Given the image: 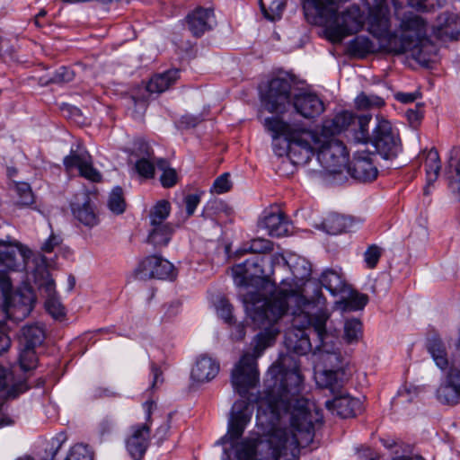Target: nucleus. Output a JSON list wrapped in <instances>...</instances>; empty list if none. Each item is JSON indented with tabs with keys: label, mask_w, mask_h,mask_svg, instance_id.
Here are the masks:
<instances>
[{
	"label": "nucleus",
	"mask_w": 460,
	"mask_h": 460,
	"mask_svg": "<svg viewBox=\"0 0 460 460\" xmlns=\"http://www.w3.org/2000/svg\"><path fill=\"white\" fill-rule=\"evenodd\" d=\"M304 388L296 361L290 356L281 357L267 373L263 397L251 395L248 401L234 403L227 434L221 442L232 443L243 436L256 402L257 419L271 426L267 440L261 444L258 460H298L300 447L313 440L314 424L323 418L314 402L302 395Z\"/></svg>",
	"instance_id": "f257e3e1"
},
{
	"label": "nucleus",
	"mask_w": 460,
	"mask_h": 460,
	"mask_svg": "<svg viewBox=\"0 0 460 460\" xmlns=\"http://www.w3.org/2000/svg\"><path fill=\"white\" fill-rule=\"evenodd\" d=\"M243 304L252 324L261 332L254 338L253 353H244L231 373L232 386L242 398L248 399L252 395L249 391L259 384L257 358L273 344L280 332L279 321L289 309L291 328L285 334L288 350L298 355L320 353L321 360L332 366L341 359V351L332 341L334 336L326 329L330 313L319 289L312 300L297 292L279 291L270 301L256 293H245Z\"/></svg>",
	"instance_id": "f03ea898"
},
{
	"label": "nucleus",
	"mask_w": 460,
	"mask_h": 460,
	"mask_svg": "<svg viewBox=\"0 0 460 460\" xmlns=\"http://www.w3.org/2000/svg\"><path fill=\"white\" fill-rule=\"evenodd\" d=\"M351 112L342 111L324 119L320 132L290 125L278 117L264 119L265 128L273 138V151L278 156L287 155L296 165L306 164L316 155L317 161L330 173H338L347 165L349 152L337 136L354 121Z\"/></svg>",
	"instance_id": "7ed1b4c3"
},
{
	"label": "nucleus",
	"mask_w": 460,
	"mask_h": 460,
	"mask_svg": "<svg viewBox=\"0 0 460 460\" xmlns=\"http://www.w3.org/2000/svg\"><path fill=\"white\" fill-rule=\"evenodd\" d=\"M291 84L285 78H273L268 90L261 95L264 108L271 113H284L292 103L296 111L305 119L320 116L325 110L321 98L313 93L300 92L290 96Z\"/></svg>",
	"instance_id": "20e7f679"
},
{
	"label": "nucleus",
	"mask_w": 460,
	"mask_h": 460,
	"mask_svg": "<svg viewBox=\"0 0 460 460\" xmlns=\"http://www.w3.org/2000/svg\"><path fill=\"white\" fill-rule=\"evenodd\" d=\"M377 123L373 129L371 144L375 151L385 160H394L402 152L398 131L390 121L376 117Z\"/></svg>",
	"instance_id": "39448f33"
},
{
	"label": "nucleus",
	"mask_w": 460,
	"mask_h": 460,
	"mask_svg": "<svg viewBox=\"0 0 460 460\" xmlns=\"http://www.w3.org/2000/svg\"><path fill=\"white\" fill-rule=\"evenodd\" d=\"M436 397L439 402L447 405H455L460 402V340L456 344L450 367L444 372Z\"/></svg>",
	"instance_id": "423d86ee"
},
{
	"label": "nucleus",
	"mask_w": 460,
	"mask_h": 460,
	"mask_svg": "<svg viewBox=\"0 0 460 460\" xmlns=\"http://www.w3.org/2000/svg\"><path fill=\"white\" fill-rule=\"evenodd\" d=\"M8 279L2 280V288L4 295V310L8 318L22 320L27 317L33 309L35 295L31 288L15 291L9 295L7 288L10 287Z\"/></svg>",
	"instance_id": "0eeeda50"
},
{
	"label": "nucleus",
	"mask_w": 460,
	"mask_h": 460,
	"mask_svg": "<svg viewBox=\"0 0 460 460\" xmlns=\"http://www.w3.org/2000/svg\"><path fill=\"white\" fill-rule=\"evenodd\" d=\"M146 441L148 445L160 446L165 439L169 421L167 416L158 408L155 400H149L146 402Z\"/></svg>",
	"instance_id": "6e6552de"
},
{
	"label": "nucleus",
	"mask_w": 460,
	"mask_h": 460,
	"mask_svg": "<svg viewBox=\"0 0 460 460\" xmlns=\"http://www.w3.org/2000/svg\"><path fill=\"white\" fill-rule=\"evenodd\" d=\"M261 258L255 256L247 259L243 263L236 264L232 268L235 284L242 287L239 291V296L242 301L243 295L245 293H256L264 301H270L271 299V296L269 298H266L259 291L252 290L248 288L251 281L254 279L261 278L264 275V270L261 264Z\"/></svg>",
	"instance_id": "1a4fd4ad"
},
{
	"label": "nucleus",
	"mask_w": 460,
	"mask_h": 460,
	"mask_svg": "<svg viewBox=\"0 0 460 460\" xmlns=\"http://www.w3.org/2000/svg\"><path fill=\"white\" fill-rule=\"evenodd\" d=\"M323 364L325 368L315 375L316 384L320 387L330 390L334 397L343 393V385L348 380L344 368V358L341 354L339 362L334 363L332 366L327 364V362H323Z\"/></svg>",
	"instance_id": "9d476101"
},
{
	"label": "nucleus",
	"mask_w": 460,
	"mask_h": 460,
	"mask_svg": "<svg viewBox=\"0 0 460 460\" xmlns=\"http://www.w3.org/2000/svg\"><path fill=\"white\" fill-rule=\"evenodd\" d=\"M375 153L367 149L364 144H360L354 151L353 161L349 167L353 178L360 181H371L378 174L377 168L374 165Z\"/></svg>",
	"instance_id": "9b49d317"
},
{
	"label": "nucleus",
	"mask_w": 460,
	"mask_h": 460,
	"mask_svg": "<svg viewBox=\"0 0 460 460\" xmlns=\"http://www.w3.org/2000/svg\"><path fill=\"white\" fill-rule=\"evenodd\" d=\"M288 264L294 277L293 281L295 283L292 285L288 280H283L281 282V287L271 294V298L279 291H283L287 294L297 292L306 298L305 296L306 291L305 288H302V286L306 285L305 280H306L311 275L312 270L310 262L302 257H292L289 258Z\"/></svg>",
	"instance_id": "f8f14e48"
},
{
	"label": "nucleus",
	"mask_w": 460,
	"mask_h": 460,
	"mask_svg": "<svg viewBox=\"0 0 460 460\" xmlns=\"http://www.w3.org/2000/svg\"><path fill=\"white\" fill-rule=\"evenodd\" d=\"M63 164L67 171L76 168L80 176L93 182L102 180L101 173L93 166L90 154L79 146L76 149L70 150L69 155L64 158Z\"/></svg>",
	"instance_id": "ddd939ff"
},
{
	"label": "nucleus",
	"mask_w": 460,
	"mask_h": 460,
	"mask_svg": "<svg viewBox=\"0 0 460 460\" xmlns=\"http://www.w3.org/2000/svg\"><path fill=\"white\" fill-rule=\"evenodd\" d=\"M156 168L162 172L159 181L164 188L170 189L177 184L179 176L176 170L169 166L166 159L155 157L146 144V179L154 178Z\"/></svg>",
	"instance_id": "4468645a"
},
{
	"label": "nucleus",
	"mask_w": 460,
	"mask_h": 460,
	"mask_svg": "<svg viewBox=\"0 0 460 460\" xmlns=\"http://www.w3.org/2000/svg\"><path fill=\"white\" fill-rule=\"evenodd\" d=\"M22 333L25 341V349L20 356L21 367L24 370H30L34 367L35 354L34 348L40 345L45 333L39 325H27L22 329Z\"/></svg>",
	"instance_id": "2eb2a0df"
},
{
	"label": "nucleus",
	"mask_w": 460,
	"mask_h": 460,
	"mask_svg": "<svg viewBox=\"0 0 460 460\" xmlns=\"http://www.w3.org/2000/svg\"><path fill=\"white\" fill-rule=\"evenodd\" d=\"M71 210L74 217L87 227L96 226L100 222L96 208L89 194L85 192L75 195V200L71 203Z\"/></svg>",
	"instance_id": "dca6fc26"
},
{
	"label": "nucleus",
	"mask_w": 460,
	"mask_h": 460,
	"mask_svg": "<svg viewBox=\"0 0 460 460\" xmlns=\"http://www.w3.org/2000/svg\"><path fill=\"white\" fill-rule=\"evenodd\" d=\"M433 34L442 41L457 40L460 35V17L453 13H441L433 26Z\"/></svg>",
	"instance_id": "f3484780"
},
{
	"label": "nucleus",
	"mask_w": 460,
	"mask_h": 460,
	"mask_svg": "<svg viewBox=\"0 0 460 460\" xmlns=\"http://www.w3.org/2000/svg\"><path fill=\"white\" fill-rule=\"evenodd\" d=\"M259 227L266 230L271 237H282L288 234L290 224L285 214L276 209L265 212L263 217L259 221Z\"/></svg>",
	"instance_id": "a211bd4d"
},
{
	"label": "nucleus",
	"mask_w": 460,
	"mask_h": 460,
	"mask_svg": "<svg viewBox=\"0 0 460 460\" xmlns=\"http://www.w3.org/2000/svg\"><path fill=\"white\" fill-rule=\"evenodd\" d=\"M325 406L333 414L341 418H349L355 416L360 411L361 402L358 399L343 392L335 395L332 400L326 401Z\"/></svg>",
	"instance_id": "6ab92c4d"
},
{
	"label": "nucleus",
	"mask_w": 460,
	"mask_h": 460,
	"mask_svg": "<svg viewBox=\"0 0 460 460\" xmlns=\"http://www.w3.org/2000/svg\"><path fill=\"white\" fill-rule=\"evenodd\" d=\"M361 224V219H356L352 217L337 213H331L322 221L320 229L329 234H339L347 231H354Z\"/></svg>",
	"instance_id": "aec40b11"
},
{
	"label": "nucleus",
	"mask_w": 460,
	"mask_h": 460,
	"mask_svg": "<svg viewBox=\"0 0 460 460\" xmlns=\"http://www.w3.org/2000/svg\"><path fill=\"white\" fill-rule=\"evenodd\" d=\"M189 30L195 37H200L206 31L211 30L215 22L213 10L199 7L186 17Z\"/></svg>",
	"instance_id": "412c9836"
},
{
	"label": "nucleus",
	"mask_w": 460,
	"mask_h": 460,
	"mask_svg": "<svg viewBox=\"0 0 460 460\" xmlns=\"http://www.w3.org/2000/svg\"><path fill=\"white\" fill-rule=\"evenodd\" d=\"M218 372L219 364L212 358L201 355L191 368L190 378L193 383H208L214 379Z\"/></svg>",
	"instance_id": "4be33fe9"
},
{
	"label": "nucleus",
	"mask_w": 460,
	"mask_h": 460,
	"mask_svg": "<svg viewBox=\"0 0 460 460\" xmlns=\"http://www.w3.org/2000/svg\"><path fill=\"white\" fill-rule=\"evenodd\" d=\"M158 279L172 280L176 278L177 272L174 266L167 260L158 254L146 258V275Z\"/></svg>",
	"instance_id": "5701e85b"
},
{
	"label": "nucleus",
	"mask_w": 460,
	"mask_h": 460,
	"mask_svg": "<svg viewBox=\"0 0 460 460\" xmlns=\"http://www.w3.org/2000/svg\"><path fill=\"white\" fill-rule=\"evenodd\" d=\"M426 349L432 358L435 365L443 372L448 370L451 365L449 360L446 344L442 339L434 335L427 340Z\"/></svg>",
	"instance_id": "b1692460"
},
{
	"label": "nucleus",
	"mask_w": 460,
	"mask_h": 460,
	"mask_svg": "<svg viewBox=\"0 0 460 460\" xmlns=\"http://www.w3.org/2000/svg\"><path fill=\"white\" fill-rule=\"evenodd\" d=\"M173 233L172 225H150L146 242L155 250L160 251L169 244Z\"/></svg>",
	"instance_id": "393cba45"
},
{
	"label": "nucleus",
	"mask_w": 460,
	"mask_h": 460,
	"mask_svg": "<svg viewBox=\"0 0 460 460\" xmlns=\"http://www.w3.org/2000/svg\"><path fill=\"white\" fill-rule=\"evenodd\" d=\"M268 433L261 439H243L233 445L236 460H258L261 444L267 440Z\"/></svg>",
	"instance_id": "a878e982"
},
{
	"label": "nucleus",
	"mask_w": 460,
	"mask_h": 460,
	"mask_svg": "<svg viewBox=\"0 0 460 460\" xmlns=\"http://www.w3.org/2000/svg\"><path fill=\"white\" fill-rule=\"evenodd\" d=\"M445 174L451 190L460 194V149L458 147H453L450 150Z\"/></svg>",
	"instance_id": "bb28decb"
},
{
	"label": "nucleus",
	"mask_w": 460,
	"mask_h": 460,
	"mask_svg": "<svg viewBox=\"0 0 460 460\" xmlns=\"http://www.w3.org/2000/svg\"><path fill=\"white\" fill-rule=\"evenodd\" d=\"M179 74L180 71L178 69H172L155 75L148 84H146V90L150 93H161L177 81Z\"/></svg>",
	"instance_id": "cd10ccee"
},
{
	"label": "nucleus",
	"mask_w": 460,
	"mask_h": 460,
	"mask_svg": "<svg viewBox=\"0 0 460 460\" xmlns=\"http://www.w3.org/2000/svg\"><path fill=\"white\" fill-rule=\"evenodd\" d=\"M320 282L332 295L344 293L347 290V284L341 272L328 269L325 270L320 278Z\"/></svg>",
	"instance_id": "c85d7f7f"
},
{
	"label": "nucleus",
	"mask_w": 460,
	"mask_h": 460,
	"mask_svg": "<svg viewBox=\"0 0 460 460\" xmlns=\"http://www.w3.org/2000/svg\"><path fill=\"white\" fill-rule=\"evenodd\" d=\"M425 156L424 166L427 177V185L434 183L439 174L441 169V163L438 152L435 148H431L428 152H423Z\"/></svg>",
	"instance_id": "c756f323"
},
{
	"label": "nucleus",
	"mask_w": 460,
	"mask_h": 460,
	"mask_svg": "<svg viewBox=\"0 0 460 460\" xmlns=\"http://www.w3.org/2000/svg\"><path fill=\"white\" fill-rule=\"evenodd\" d=\"M144 425L133 428L132 435L127 440V449L133 460H142L144 456Z\"/></svg>",
	"instance_id": "7c9ffc66"
},
{
	"label": "nucleus",
	"mask_w": 460,
	"mask_h": 460,
	"mask_svg": "<svg viewBox=\"0 0 460 460\" xmlns=\"http://www.w3.org/2000/svg\"><path fill=\"white\" fill-rule=\"evenodd\" d=\"M367 301L368 297L367 295L351 290L346 297L338 301L337 305L344 312H353L362 310L367 304Z\"/></svg>",
	"instance_id": "2f4dec72"
},
{
	"label": "nucleus",
	"mask_w": 460,
	"mask_h": 460,
	"mask_svg": "<svg viewBox=\"0 0 460 460\" xmlns=\"http://www.w3.org/2000/svg\"><path fill=\"white\" fill-rule=\"evenodd\" d=\"M342 340L347 344H356L363 337V325L359 319L349 318L344 321Z\"/></svg>",
	"instance_id": "473e14b6"
},
{
	"label": "nucleus",
	"mask_w": 460,
	"mask_h": 460,
	"mask_svg": "<svg viewBox=\"0 0 460 460\" xmlns=\"http://www.w3.org/2000/svg\"><path fill=\"white\" fill-rule=\"evenodd\" d=\"M17 252L24 256L22 245L0 240V263L8 269H13Z\"/></svg>",
	"instance_id": "72a5a7b5"
},
{
	"label": "nucleus",
	"mask_w": 460,
	"mask_h": 460,
	"mask_svg": "<svg viewBox=\"0 0 460 460\" xmlns=\"http://www.w3.org/2000/svg\"><path fill=\"white\" fill-rule=\"evenodd\" d=\"M10 347V340L7 336L0 333V355L6 351ZM7 371L0 366V393H2L3 399H11L17 396L14 388H7Z\"/></svg>",
	"instance_id": "f704fd0d"
},
{
	"label": "nucleus",
	"mask_w": 460,
	"mask_h": 460,
	"mask_svg": "<svg viewBox=\"0 0 460 460\" xmlns=\"http://www.w3.org/2000/svg\"><path fill=\"white\" fill-rule=\"evenodd\" d=\"M348 48L352 55L358 58H365L376 51V45L367 36H357L349 41Z\"/></svg>",
	"instance_id": "c9c22d12"
},
{
	"label": "nucleus",
	"mask_w": 460,
	"mask_h": 460,
	"mask_svg": "<svg viewBox=\"0 0 460 460\" xmlns=\"http://www.w3.org/2000/svg\"><path fill=\"white\" fill-rule=\"evenodd\" d=\"M128 165L131 166V172L140 179L144 177V143L139 141L129 150L128 157Z\"/></svg>",
	"instance_id": "e433bc0d"
},
{
	"label": "nucleus",
	"mask_w": 460,
	"mask_h": 460,
	"mask_svg": "<svg viewBox=\"0 0 460 460\" xmlns=\"http://www.w3.org/2000/svg\"><path fill=\"white\" fill-rule=\"evenodd\" d=\"M170 213V202L166 199L158 200L149 210L150 225H172L165 222Z\"/></svg>",
	"instance_id": "4c0bfd02"
},
{
	"label": "nucleus",
	"mask_w": 460,
	"mask_h": 460,
	"mask_svg": "<svg viewBox=\"0 0 460 460\" xmlns=\"http://www.w3.org/2000/svg\"><path fill=\"white\" fill-rule=\"evenodd\" d=\"M75 77V73L68 67L61 66L57 69L52 75H43L38 79V84L41 86H47L51 84H65L71 82Z\"/></svg>",
	"instance_id": "58836bf2"
},
{
	"label": "nucleus",
	"mask_w": 460,
	"mask_h": 460,
	"mask_svg": "<svg viewBox=\"0 0 460 460\" xmlns=\"http://www.w3.org/2000/svg\"><path fill=\"white\" fill-rule=\"evenodd\" d=\"M273 250V243L270 240L264 238H254L250 243H244L236 254L241 256L250 253H266Z\"/></svg>",
	"instance_id": "ea45409f"
},
{
	"label": "nucleus",
	"mask_w": 460,
	"mask_h": 460,
	"mask_svg": "<svg viewBox=\"0 0 460 460\" xmlns=\"http://www.w3.org/2000/svg\"><path fill=\"white\" fill-rule=\"evenodd\" d=\"M355 104L358 110H368L382 107L385 104V101L377 95H368L361 93L355 99Z\"/></svg>",
	"instance_id": "a19ab883"
},
{
	"label": "nucleus",
	"mask_w": 460,
	"mask_h": 460,
	"mask_svg": "<svg viewBox=\"0 0 460 460\" xmlns=\"http://www.w3.org/2000/svg\"><path fill=\"white\" fill-rule=\"evenodd\" d=\"M260 6L264 17L269 21L275 22L280 20L282 17L285 3L280 0H274L270 6L266 8L262 0H260Z\"/></svg>",
	"instance_id": "79ce46f5"
},
{
	"label": "nucleus",
	"mask_w": 460,
	"mask_h": 460,
	"mask_svg": "<svg viewBox=\"0 0 460 460\" xmlns=\"http://www.w3.org/2000/svg\"><path fill=\"white\" fill-rule=\"evenodd\" d=\"M108 208L117 215L122 214L126 208V203L123 197V190L120 187H115L109 197Z\"/></svg>",
	"instance_id": "37998d69"
},
{
	"label": "nucleus",
	"mask_w": 460,
	"mask_h": 460,
	"mask_svg": "<svg viewBox=\"0 0 460 460\" xmlns=\"http://www.w3.org/2000/svg\"><path fill=\"white\" fill-rule=\"evenodd\" d=\"M149 377L150 385L148 386V390L154 393L159 389V387L164 384V371L159 363L151 361Z\"/></svg>",
	"instance_id": "c03bdc74"
},
{
	"label": "nucleus",
	"mask_w": 460,
	"mask_h": 460,
	"mask_svg": "<svg viewBox=\"0 0 460 460\" xmlns=\"http://www.w3.org/2000/svg\"><path fill=\"white\" fill-rule=\"evenodd\" d=\"M216 309L218 316L223 319L225 323L230 325L234 323V316L232 314L233 305L226 297H220L217 300Z\"/></svg>",
	"instance_id": "a18cd8bd"
},
{
	"label": "nucleus",
	"mask_w": 460,
	"mask_h": 460,
	"mask_svg": "<svg viewBox=\"0 0 460 460\" xmlns=\"http://www.w3.org/2000/svg\"><path fill=\"white\" fill-rule=\"evenodd\" d=\"M371 119L370 116H361L358 118V130L356 132L355 139L357 140V147L360 144H364L367 146L368 141L371 142L368 133V124Z\"/></svg>",
	"instance_id": "49530a36"
},
{
	"label": "nucleus",
	"mask_w": 460,
	"mask_h": 460,
	"mask_svg": "<svg viewBox=\"0 0 460 460\" xmlns=\"http://www.w3.org/2000/svg\"><path fill=\"white\" fill-rule=\"evenodd\" d=\"M65 460H93V454L86 445L76 444L71 447Z\"/></svg>",
	"instance_id": "de8ad7c7"
},
{
	"label": "nucleus",
	"mask_w": 460,
	"mask_h": 460,
	"mask_svg": "<svg viewBox=\"0 0 460 460\" xmlns=\"http://www.w3.org/2000/svg\"><path fill=\"white\" fill-rule=\"evenodd\" d=\"M446 0H408V4L418 11L430 12L443 5Z\"/></svg>",
	"instance_id": "09e8293b"
},
{
	"label": "nucleus",
	"mask_w": 460,
	"mask_h": 460,
	"mask_svg": "<svg viewBox=\"0 0 460 460\" xmlns=\"http://www.w3.org/2000/svg\"><path fill=\"white\" fill-rule=\"evenodd\" d=\"M45 306L47 311L56 319H60L65 315V308L57 296L46 299Z\"/></svg>",
	"instance_id": "8fccbe9b"
},
{
	"label": "nucleus",
	"mask_w": 460,
	"mask_h": 460,
	"mask_svg": "<svg viewBox=\"0 0 460 460\" xmlns=\"http://www.w3.org/2000/svg\"><path fill=\"white\" fill-rule=\"evenodd\" d=\"M381 249L377 245L369 246L364 253V259L368 268L374 269L380 257H381Z\"/></svg>",
	"instance_id": "3c124183"
},
{
	"label": "nucleus",
	"mask_w": 460,
	"mask_h": 460,
	"mask_svg": "<svg viewBox=\"0 0 460 460\" xmlns=\"http://www.w3.org/2000/svg\"><path fill=\"white\" fill-rule=\"evenodd\" d=\"M17 193L19 195V203L23 206H28L33 203L34 198L30 186L27 183H21L17 185Z\"/></svg>",
	"instance_id": "603ef678"
},
{
	"label": "nucleus",
	"mask_w": 460,
	"mask_h": 460,
	"mask_svg": "<svg viewBox=\"0 0 460 460\" xmlns=\"http://www.w3.org/2000/svg\"><path fill=\"white\" fill-rule=\"evenodd\" d=\"M232 187V183L229 180V174L224 173L217 177L213 184V190L217 194H222L228 191Z\"/></svg>",
	"instance_id": "864d4df0"
},
{
	"label": "nucleus",
	"mask_w": 460,
	"mask_h": 460,
	"mask_svg": "<svg viewBox=\"0 0 460 460\" xmlns=\"http://www.w3.org/2000/svg\"><path fill=\"white\" fill-rule=\"evenodd\" d=\"M200 202V196L199 194H189L184 198V203L186 206V213L188 217L194 214L198 205Z\"/></svg>",
	"instance_id": "5fc2aeb1"
},
{
	"label": "nucleus",
	"mask_w": 460,
	"mask_h": 460,
	"mask_svg": "<svg viewBox=\"0 0 460 460\" xmlns=\"http://www.w3.org/2000/svg\"><path fill=\"white\" fill-rule=\"evenodd\" d=\"M41 293L45 296L46 299L57 296L55 290V282L53 279H47L40 288Z\"/></svg>",
	"instance_id": "6e6d98bb"
},
{
	"label": "nucleus",
	"mask_w": 460,
	"mask_h": 460,
	"mask_svg": "<svg viewBox=\"0 0 460 460\" xmlns=\"http://www.w3.org/2000/svg\"><path fill=\"white\" fill-rule=\"evenodd\" d=\"M203 120L200 115L187 114L181 118V124L186 128H194Z\"/></svg>",
	"instance_id": "4d7b16f0"
},
{
	"label": "nucleus",
	"mask_w": 460,
	"mask_h": 460,
	"mask_svg": "<svg viewBox=\"0 0 460 460\" xmlns=\"http://www.w3.org/2000/svg\"><path fill=\"white\" fill-rule=\"evenodd\" d=\"M61 239L59 236L51 234L42 244L41 250L45 252H52L58 245H59Z\"/></svg>",
	"instance_id": "13d9d810"
},
{
	"label": "nucleus",
	"mask_w": 460,
	"mask_h": 460,
	"mask_svg": "<svg viewBox=\"0 0 460 460\" xmlns=\"http://www.w3.org/2000/svg\"><path fill=\"white\" fill-rule=\"evenodd\" d=\"M419 92L414 93H397L395 94V99L402 103H411L416 101L420 97Z\"/></svg>",
	"instance_id": "bf43d9fd"
},
{
	"label": "nucleus",
	"mask_w": 460,
	"mask_h": 460,
	"mask_svg": "<svg viewBox=\"0 0 460 460\" xmlns=\"http://www.w3.org/2000/svg\"><path fill=\"white\" fill-rule=\"evenodd\" d=\"M406 114L408 117V119L411 123L418 122L422 117L421 113L417 110H409V111H407Z\"/></svg>",
	"instance_id": "052dcab7"
},
{
	"label": "nucleus",
	"mask_w": 460,
	"mask_h": 460,
	"mask_svg": "<svg viewBox=\"0 0 460 460\" xmlns=\"http://www.w3.org/2000/svg\"><path fill=\"white\" fill-rule=\"evenodd\" d=\"M231 335L235 340H242L245 335L244 326L241 323L237 324L235 326V332H232Z\"/></svg>",
	"instance_id": "680f3d73"
},
{
	"label": "nucleus",
	"mask_w": 460,
	"mask_h": 460,
	"mask_svg": "<svg viewBox=\"0 0 460 460\" xmlns=\"http://www.w3.org/2000/svg\"><path fill=\"white\" fill-rule=\"evenodd\" d=\"M66 438L64 434L58 435L55 438H53L52 445H57V447L54 452V456L58 453L62 444L66 441Z\"/></svg>",
	"instance_id": "e2e57ef3"
},
{
	"label": "nucleus",
	"mask_w": 460,
	"mask_h": 460,
	"mask_svg": "<svg viewBox=\"0 0 460 460\" xmlns=\"http://www.w3.org/2000/svg\"><path fill=\"white\" fill-rule=\"evenodd\" d=\"M394 460H425V459L421 456H412V457L400 456Z\"/></svg>",
	"instance_id": "0e129e2a"
},
{
	"label": "nucleus",
	"mask_w": 460,
	"mask_h": 460,
	"mask_svg": "<svg viewBox=\"0 0 460 460\" xmlns=\"http://www.w3.org/2000/svg\"><path fill=\"white\" fill-rule=\"evenodd\" d=\"M46 13H46V11H45V10H40V11L39 12V13L35 16V23H36V25L40 26L39 19H40V17L45 16V15H46Z\"/></svg>",
	"instance_id": "69168bd1"
},
{
	"label": "nucleus",
	"mask_w": 460,
	"mask_h": 460,
	"mask_svg": "<svg viewBox=\"0 0 460 460\" xmlns=\"http://www.w3.org/2000/svg\"><path fill=\"white\" fill-rule=\"evenodd\" d=\"M367 457H368V460H375L376 459V455L371 452L369 449L367 450Z\"/></svg>",
	"instance_id": "338daca9"
},
{
	"label": "nucleus",
	"mask_w": 460,
	"mask_h": 460,
	"mask_svg": "<svg viewBox=\"0 0 460 460\" xmlns=\"http://www.w3.org/2000/svg\"><path fill=\"white\" fill-rule=\"evenodd\" d=\"M224 455L225 456H223L222 460H228V455L226 453V450L224 451Z\"/></svg>",
	"instance_id": "774afa93"
}]
</instances>
